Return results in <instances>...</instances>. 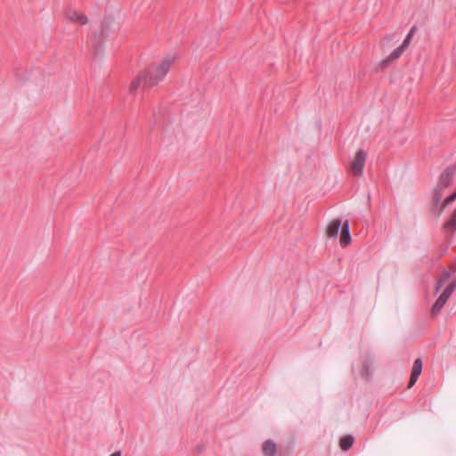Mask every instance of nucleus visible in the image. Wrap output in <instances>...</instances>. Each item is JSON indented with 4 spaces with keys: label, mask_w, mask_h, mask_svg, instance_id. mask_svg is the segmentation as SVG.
<instances>
[{
    "label": "nucleus",
    "mask_w": 456,
    "mask_h": 456,
    "mask_svg": "<svg viewBox=\"0 0 456 456\" xmlns=\"http://www.w3.org/2000/svg\"><path fill=\"white\" fill-rule=\"evenodd\" d=\"M422 371V361L420 358H417L412 365L411 378L408 383V388L412 387Z\"/></svg>",
    "instance_id": "39448f33"
},
{
    "label": "nucleus",
    "mask_w": 456,
    "mask_h": 456,
    "mask_svg": "<svg viewBox=\"0 0 456 456\" xmlns=\"http://www.w3.org/2000/svg\"><path fill=\"white\" fill-rule=\"evenodd\" d=\"M110 22V19L104 20L102 23V29H104L105 26H107Z\"/></svg>",
    "instance_id": "f3484780"
},
{
    "label": "nucleus",
    "mask_w": 456,
    "mask_h": 456,
    "mask_svg": "<svg viewBox=\"0 0 456 456\" xmlns=\"http://www.w3.org/2000/svg\"><path fill=\"white\" fill-rule=\"evenodd\" d=\"M342 227L340 219L332 220L327 226L326 235L329 238H336L338 234L339 229Z\"/></svg>",
    "instance_id": "0eeeda50"
},
{
    "label": "nucleus",
    "mask_w": 456,
    "mask_h": 456,
    "mask_svg": "<svg viewBox=\"0 0 456 456\" xmlns=\"http://www.w3.org/2000/svg\"><path fill=\"white\" fill-rule=\"evenodd\" d=\"M412 37H411V33H408V35L406 36V37L404 38L403 44L401 45V46L404 49H406L410 43H411V40Z\"/></svg>",
    "instance_id": "dca6fc26"
},
{
    "label": "nucleus",
    "mask_w": 456,
    "mask_h": 456,
    "mask_svg": "<svg viewBox=\"0 0 456 456\" xmlns=\"http://www.w3.org/2000/svg\"><path fill=\"white\" fill-rule=\"evenodd\" d=\"M110 456H121V452L119 451L113 452Z\"/></svg>",
    "instance_id": "6ab92c4d"
},
{
    "label": "nucleus",
    "mask_w": 456,
    "mask_h": 456,
    "mask_svg": "<svg viewBox=\"0 0 456 456\" xmlns=\"http://www.w3.org/2000/svg\"><path fill=\"white\" fill-rule=\"evenodd\" d=\"M416 30H417V27H416V26H413V27L410 29L409 33H411V37H413V34L415 33V31H416Z\"/></svg>",
    "instance_id": "a211bd4d"
},
{
    "label": "nucleus",
    "mask_w": 456,
    "mask_h": 456,
    "mask_svg": "<svg viewBox=\"0 0 456 456\" xmlns=\"http://www.w3.org/2000/svg\"><path fill=\"white\" fill-rule=\"evenodd\" d=\"M456 200V191L452 193L451 195H449L448 197H446L444 199V200L443 201L442 205H441V208H440V210H439V214H441L444 209L449 205L451 204L452 202H453L454 200Z\"/></svg>",
    "instance_id": "4468645a"
},
{
    "label": "nucleus",
    "mask_w": 456,
    "mask_h": 456,
    "mask_svg": "<svg viewBox=\"0 0 456 456\" xmlns=\"http://www.w3.org/2000/svg\"><path fill=\"white\" fill-rule=\"evenodd\" d=\"M364 370L366 372H368V367L367 366H364Z\"/></svg>",
    "instance_id": "aec40b11"
},
{
    "label": "nucleus",
    "mask_w": 456,
    "mask_h": 456,
    "mask_svg": "<svg viewBox=\"0 0 456 456\" xmlns=\"http://www.w3.org/2000/svg\"><path fill=\"white\" fill-rule=\"evenodd\" d=\"M262 451L265 456H274L277 452V445L273 440L268 439L263 444Z\"/></svg>",
    "instance_id": "6e6552de"
},
{
    "label": "nucleus",
    "mask_w": 456,
    "mask_h": 456,
    "mask_svg": "<svg viewBox=\"0 0 456 456\" xmlns=\"http://www.w3.org/2000/svg\"><path fill=\"white\" fill-rule=\"evenodd\" d=\"M175 59V55L168 54L159 62L151 64L147 69L139 72L132 80L129 92L134 94L140 86L152 87L158 85L169 71Z\"/></svg>",
    "instance_id": "f257e3e1"
},
{
    "label": "nucleus",
    "mask_w": 456,
    "mask_h": 456,
    "mask_svg": "<svg viewBox=\"0 0 456 456\" xmlns=\"http://www.w3.org/2000/svg\"><path fill=\"white\" fill-rule=\"evenodd\" d=\"M354 436L351 435L345 436L341 437L339 441V446L343 451H347L350 449L354 443Z\"/></svg>",
    "instance_id": "9b49d317"
},
{
    "label": "nucleus",
    "mask_w": 456,
    "mask_h": 456,
    "mask_svg": "<svg viewBox=\"0 0 456 456\" xmlns=\"http://www.w3.org/2000/svg\"><path fill=\"white\" fill-rule=\"evenodd\" d=\"M451 274L448 272H444L436 282V292L440 290L443 285L449 280Z\"/></svg>",
    "instance_id": "ddd939ff"
},
{
    "label": "nucleus",
    "mask_w": 456,
    "mask_h": 456,
    "mask_svg": "<svg viewBox=\"0 0 456 456\" xmlns=\"http://www.w3.org/2000/svg\"><path fill=\"white\" fill-rule=\"evenodd\" d=\"M367 158V153L363 150H359L354 158L350 163V171L354 175H362L363 172V167L365 165Z\"/></svg>",
    "instance_id": "7ed1b4c3"
},
{
    "label": "nucleus",
    "mask_w": 456,
    "mask_h": 456,
    "mask_svg": "<svg viewBox=\"0 0 456 456\" xmlns=\"http://www.w3.org/2000/svg\"><path fill=\"white\" fill-rule=\"evenodd\" d=\"M444 226L451 231L456 230V209L453 211L451 218L445 223Z\"/></svg>",
    "instance_id": "2eb2a0df"
},
{
    "label": "nucleus",
    "mask_w": 456,
    "mask_h": 456,
    "mask_svg": "<svg viewBox=\"0 0 456 456\" xmlns=\"http://www.w3.org/2000/svg\"><path fill=\"white\" fill-rule=\"evenodd\" d=\"M445 188L444 187H441L439 184H436V188L434 189V191H433V201L436 205L439 204L442 198H443V195H444V190Z\"/></svg>",
    "instance_id": "f8f14e48"
},
{
    "label": "nucleus",
    "mask_w": 456,
    "mask_h": 456,
    "mask_svg": "<svg viewBox=\"0 0 456 456\" xmlns=\"http://www.w3.org/2000/svg\"><path fill=\"white\" fill-rule=\"evenodd\" d=\"M405 49L403 48L401 45L398 46L396 49H395L388 56L386 60L382 61L381 62V66L382 68H385L388 65V63L390 62H393L395 61H396L403 53V52L404 51Z\"/></svg>",
    "instance_id": "1a4fd4ad"
},
{
    "label": "nucleus",
    "mask_w": 456,
    "mask_h": 456,
    "mask_svg": "<svg viewBox=\"0 0 456 456\" xmlns=\"http://www.w3.org/2000/svg\"><path fill=\"white\" fill-rule=\"evenodd\" d=\"M455 174H456V167L455 166L447 167L444 169V171L441 174L437 184H439L441 187L447 188L451 184Z\"/></svg>",
    "instance_id": "20e7f679"
},
{
    "label": "nucleus",
    "mask_w": 456,
    "mask_h": 456,
    "mask_svg": "<svg viewBox=\"0 0 456 456\" xmlns=\"http://www.w3.org/2000/svg\"><path fill=\"white\" fill-rule=\"evenodd\" d=\"M69 20L81 25H85L88 21V19L85 14L77 12H70L69 14Z\"/></svg>",
    "instance_id": "9d476101"
},
{
    "label": "nucleus",
    "mask_w": 456,
    "mask_h": 456,
    "mask_svg": "<svg viewBox=\"0 0 456 456\" xmlns=\"http://www.w3.org/2000/svg\"><path fill=\"white\" fill-rule=\"evenodd\" d=\"M339 242L341 247L345 248L351 243V235L349 230V223L346 221L341 227Z\"/></svg>",
    "instance_id": "423d86ee"
},
{
    "label": "nucleus",
    "mask_w": 456,
    "mask_h": 456,
    "mask_svg": "<svg viewBox=\"0 0 456 456\" xmlns=\"http://www.w3.org/2000/svg\"><path fill=\"white\" fill-rule=\"evenodd\" d=\"M456 287V281H452L444 289V290L441 293L439 297L436 299L435 304L432 306L431 314L432 315L438 314L445 303L447 302L448 298L451 297L452 293L455 289Z\"/></svg>",
    "instance_id": "f03ea898"
}]
</instances>
